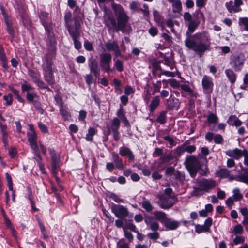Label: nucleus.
<instances>
[{
  "label": "nucleus",
  "instance_id": "1",
  "mask_svg": "<svg viewBox=\"0 0 248 248\" xmlns=\"http://www.w3.org/2000/svg\"><path fill=\"white\" fill-rule=\"evenodd\" d=\"M199 25V22L195 20L189 22L188 29L190 32H186L187 38L185 40V45L189 49L201 56L210 50L211 39L210 35L207 32L196 33L190 36V33L194 32Z\"/></svg>",
  "mask_w": 248,
  "mask_h": 248
},
{
  "label": "nucleus",
  "instance_id": "2",
  "mask_svg": "<svg viewBox=\"0 0 248 248\" xmlns=\"http://www.w3.org/2000/svg\"><path fill=\"white\" fill-rule=\"evenodd\" d=\"M111 7L117 17V23L113 16L111 14H108L104 16V24L108 31L115 29L116 31H121L125 32L127 28H131L128 23L129 16L120 4L113 3L111 4Z\"/></svg>",
  "mask_w": 248,
  "mask_h": 248
},
{
  "label": "nucleus",
  "instance_id": "3",
  "mask_svg": "<svg viewBox=\"0 0 248 248\" xmlns=\"http://www.w3.org/2000/svg\"><path fill=\"white\" fill-rule=\"evenodd\" d=\"M144 222L147 226L153 232L147 234L149 238L152 240H157L159 238L160 234L157 231L159 229V225L154 217L150 215H146L144 217Z\"/></svg>",
  "mask_w": 248,
  "mask_h": 248
},
{
  "label": "nucleus",
  "instance_id": "4",
  "mask_svg": "<svg viewBox=\"0 0 248 248\" xmlns=\"http://www.w3.org/2000/svg\"><path fill=\"white\" fill-rule=\"evenodd\" d=\"M48 151L51 159V172L60 187L61 189H63V187L61 184V180L57 175V169L59 167V162L60 161V156L57 154L56 150L53 148H49Z\"/></svg>",
  "mask_w": 248,
  "mask_h": 248
},
{
  "label": "nucleus",
  "instance_id": "5",
  "mask_svg": "<svg viewBox=\"0 0 248 248\" xmlns=\"http://www.w3.org/2000/svg\"><path fill=\"white\" fill-rule=\"evenodd\" d=\"M74 21H75V30L74 31L69 30V33L72 38L75 48L79 50L82 46L81 43L79 41L81 33V23L77 16L74 17Z\"/></svg>",
  "mask_w": 248,
  "mask_h": 248
},
{
  "label": "nucleus",
  "instance_id": "6",
  "mask_svg": "<svg viewBox=\"0 0 248 248\" xmlns=\"http://www.w3.org/2000/svg\"><path fill=\"white\" fill-rule=\"evenodd\" d=\"M245 61L246 58L244 54H235L231 56L230 64L235 71H239L242 69Z\"/></svg>",
  "mask_w": 248,
  "mask_h": 248
},
{
  "label": "nucleus",
  "instance_id": "7",
  "mask_svg": "<svg viewBox=\"0 0 248 248\" xmlns=\"http://www.w3.org/2000/svg\"><path fill=\"white\" fill-rule=\"evenodd\" d=\"M160 203L159 207L163 209H168L172 207L177 202L176 196H166L165 195H157Z\"/></svg>",
  "mask_w": 248,
  "mask_h": 248
},
{
  "label": "nucleus",
  "instance_id": "8",
  "mask_svg": "<svg viewBox=\"0 0 248 248\" xmlns=\"http://www.w3.org/2000/svg\"><path fill=\"white\" fill-rule=\"evenodd\" d=\"M185 164L186 168L190 171L191 175L194 177L197 171L200 168V163L198 158L194 156H190L186 158Z\"/></svg>",
  "mask_w": 248,
  "mask_h": 248
},
{
  "label": "nucleus",
  "instance_id": "9",
  "mask_svg": "<svg viewBox=\"0 0 248 248\" xmlns=\"http://www.w3.org/2000/svg\"><path fill=\"white\" fill-rule=\"evenodd\" d=\"M100 63L102 70L106 73L110 71V64L111 63L112 56L109 53H102L100 54Z\"/></svg>",
  "mask_w": 248,
  "mask_h": 248
},
{
  "label": "nucleus",
  "instance_id": "10",
  "mask_svg": "<svg viewBox=\"0 0 248 248\" xmlns=\"http://www.w3.org/2000/svg\"><path fill=\"white\" fill-rule=\"evenodd\" d=\"M110 209L111 212L118 218H124L128 216L127 208L122 205L113 204Z\"/></svg>",
  "mask_w": 248,
  "mask_h": 248
},
{
  "label": "nucleus",
  "instance_id": "11",
  "mask_svg": "<svg viewBox=\"0 0 248 248\" xmlns=\"http://www.w3.org/2000/svg\"><path fill=\"white\" fill-rule=\"evenodd\" d=\"M28 126L29 131L27 132V136L31 148L38 147L37 143V135L35 131L34 126L32 124H29Z\"/></svg>",
  "mask_w": 248,
  "mask_h": 248
},
{
  "label": "nucleus",
  "instance_id": "12",
  "mask_svg": "<svg viewBox=\"0 0 248 248\" xmlns=\"http://www.w3.org/2000/svg\"><path fill=\"white\" fill-rule=\"evenodd\" d=\"M53 57L52 54L45 55L42 65L43 73L54 72L53 63L52 61Z\"/></svg>",
  "mask_w": 248,
  "mask_h": 248
},
{
  "label": "nucleus",
  "instance_id": "13",
  "mask_svg": "<svg viewBox=\"0 0 248 248\" xmlns=\"http://www.w3.org/2000/svg\"><path fill=\"white\" fill-rule=\"evenodd\" d=\"M202 85L204 93L210 94L213 92L214 83L212 78L206 75L203 76Z\"/></svg>",
  "mask_w": 248,
  "mask_h": 248
},
{
  "label": "nucleus",
  "instance_id": "14",
  "mask_svg": "<svg viewBox=\"0 0 248 248\" xmlns=\"http://www.w3.org/2000/svg\"><path fill=\"white\" fill-rule=\"evenodd\" d=\"M199 186L202 191L208 192L216 187V182L212 179H203L199 182Z\"/></svg>",
  "mask_w": 248,
  "mask_h": 248
},
{
  "label": "nucleus",
  "instance_id": "15",
  "mask_svg": "<svg viewBox=\"0 0 248 248\" xmlns=\"http://www.w3.org/2000/svg\"><path fill=\"white\" fill-rule=\"evenodd\" d=\"M120 124V120L118 118L115 117L113 119L110 125L109 126L112 131L113 138L116 141H118L120 138V132L118 131Z\"/></svg>",
  "mask_w": 248,
  "mask_h": 248
},
{
  "label": "nucleus",
  "instance_id": "16",
  "mask_svg": "<svg viewBox=\"0 0 248 248\" xmlns=\"http://www.w3.org/2000/svg\"><path fill=\"white\" fill-rule=\"evenodd\" d=\"M243 4L242 0H234L225 3V6L229 13H238L241 11L240 6Z\"/></svg>",
  "mask_w": 248,
  "mask_h": 248
},
{
  "label": "nucleus",
  "instance_id": "17",
  "mask_svg": "<svg viewBox=\"0 0 248 248\" xmlns=\"http://www.w3.org/2000/svg\"><path fill=\"white\" fill-rule=\"evenodd\" d=\"M143 8H140L138 4L135 1H132L130 5V9L133 12H136L138 13L142 12L143 16L147 18L149 17L150 15V12L149 10V6L147 4H144L143 5Z\"/></svg>",
  "mask_w": 248,
  "mask_h": 248
},
{
  "label": "nucleus",
  "instance_id": "18",
  "mask_svg": "<svg viewBox=\"0 0 248 248\" xmlns=\"http://www.w3.org/2000/svg\"><path fill=\"white\" fill-rule=\"evenodd\" d=\"M212 224V219L211 217H208L205 220L203 225L197 224L195 225V232L198 233L208 232L210 230Z\"/></svg>",
  "mask_w": 248,
  "mask_h": 248
},
{
  "label": "nucleus",
  "instance_id": "19",
  "mask_svg": "<svg viewBox=\"0 0 248 248\" xmlns=\"http://www.w3.org/2000/svg\"><path fill=\"white\" fill-rule=\"evenodd\" d=\"M88 66L91 73H92L94 76L98 78L100 76V71L99 68L98 63L97 60L93 58L88 59Z\"/></svg>",
  "mask_w": 248,
  "mask_h": 248
},
{
  "label": "nucleus",
  "instance_id": "20",
  "mask_svg": "<svg viewBox=\"0 0 248 248\" xmlns=\"http://www.w3.org/2000/svg\"><path fill=\"white\" fill-rule=\"evenodd\" d=\"M218 117L216 114L209 113L207 117L208 126L211 131H217L216 124L218 122Z\"/></svg>",
  "mask_w": 248,
  "mask_h": 248
},
{
  "label": "nucleus",
  "instance_id": "21",
  "mask_svg": "<svg viewBox=\"0 0 248 248\" xmlns=\"http://www.w3.org/2000/svg\"><path fill=\"white\" fill-rule=\"evenodd\" d=\"M105 46L108 51H113L116 57H118L121 55V50L116 41H114L113 42H107L105 44Z\"/></svg>",
  "mask_w": 248,
  "mask_h": 248
},
{
  "label": "nucleus",
  "instance_id": "22",
  "mask_svg": "<svg viewBox=\"0 0 248 248\" xmlns=\"http://www.w3.org/2000/svg\"><path fill=\"white\" fill-rule=\"evenodd\" d=\"M243 152L244 150H241L236 148L232 150H227L225 153L231 158L235 160H239L243 156Z\"/></svg>",
  "mask_w": 248,
  "mask_h": 248
},
{
  "label": "nucleus",
  "instance_id": "23",
  "mask_svg": "<svg viewBox=\"0 0 248 248\" xmlns=\"http://www.w3.org/2000/svg\"><path fill=\"white\" fill-rule=\"evenodd\" d=\"M120 155L123 156H127L129 160L133 161L135 159V156L132 151L128 147H124L120 148Z\"/></svg>",
  "mask_w": 248,
  "mask_h": 248
},
{
  "label": "nucleus",
  "instance_id": "24",
  "mask_svg": "<svg viewBox=\"0 0 248 248\" xmlns=\"http://www.w3.org/2000/svg\"><path fill=\"white\" fill-rule=\"evenodd\" d=\"M164 224L166 228L170 230H173L176 229L179 227L180 223L176 220L167 218L164 222Z\"/></svg>",
  "mask_w": 248,
  "mask_h": 248
},
{
  "label": "nucleus",
  "instance_id": "25",
  "mask_svg": "<svg viewBox=\"0 0 248 248\" xmlns=\"http://www.w3.org/2000/svg\"><path fill=\"white\" fill-rule=\"evenodd\" d=\"M215 176L220 179H225L229 178L231 175V171L226 168H221L216 171Z\"/></svg>",
  "mask_w": 248,
  "mask_h": 248
},
{
  "label": "nucleus",
  "instance_id": "26",
  "mask_svg": "<svg viewBox=\"0 0 248 248\" xmlns=\"http://www.w3.org/2000/svg\"><path fill=\"white\" fill-rule=\"evenodd\" d=\"M0 128L1 133L2 134V139L4 146L6 147L8 145V133L7 132V126L6 125L3 124L2 123H0Z\"/></svg>",
  "mask_w": 248,
  "mask_h": 248
},
{
  "label": "nucleus",
  "instance_id": "27",
  "mask_svg": "<svg viewBox=\"0 0 248 248\" xmlns=\"http://www.w3.org/2000/svg\"><path fill=\"white\" fill-rule=\"evenodd\" d=\"M112 159L115 164V167L119 170H123L124 168V164L122 159L119 157L118 155L113 152L111 154Z\"/></svg>",
  "mask_w": 248,
  "mask_h": 248
},
{
  "label": "nucleus",
  "instance_id": "28",
  "mask_svg": "<svg viewBox=\"0 0 248 248\" xmlns=\"http://www.w3.org/2000/svg\"><path fill=\"white\" fill-rule=\"evenodd\" d=\"M60 113L64 121H69L71 119V114L69 112L68 108L67 106H64L60 107Z\"/></svg>",
  "mask_w": 248,
  "mask_h": 248
},
{
  "label": "nucleus",
  "instance_id": "29",
  "mask_svg": "<svg viewBox=\"0 0 248 248\" xmlns=\"http://www.w3.org/2000/svg\"><path fill=\"white\" fill-rule=\"evenodd\" d=\"M227 123L230 125L235 126L236 127L240 126L242 124L241 121L235 115H231L229 117Z\"/></svg>",
  "mask_w": 248,
  "mask_h": 248
},
{
  "label": "nucleus",
  "instance_id": "30",
  "mask_svg": "<svg viewBox=\"0 0 248 248\" xmlns=\"http://www.w3.org/2000/svg\"><path fill=\"white\" fill-rule=\"evenodd\" d=\"M72 14L71 12H67L64 15V21L65 23L66 27L69 32V30L74 31L75 26L73 27L71 25L70 23L71 21Z\"/></svg>",
  "mask_w": 248,
  "mask_h": 248
},
{
  "label": "nucleus",
  "instance_id": "31",
  "mask_svg": "<svg viewBox=\"0 0 248 248\" xmlns=\"http://www.w3.org/2000/svg\"><path fill=\"white\" fill-rule=\"evenodd\" d=\"M153 214L155 217L154 218L155 220L156 221V220H157L162 223H164L166 219L167 218L166 217V214L163 212L155 211L154 212Z\"/></svg>",
  "mask_w": 248,
  "mask_h": 248
},
{
  "label": "nucleus",
  "instance_id": "32",
  "mask_svg": "<svg viewBox=\"0 0 248 248\" xmlns=\"http://www.w3.org/2000/svg\"><path fill=\"white\" fill-rule=\"evenodd\" d=\"M160 99L159 96H156L153 98L149 106V110L153 112L159 106Z\"/></svg>",
  "mask_w": 248,
  "mask_h": 248
},
{
  "label": "nucleus",
  "instance_id": "33",
  "mask_svg": "<svg viewBox=\"0 0 248 248\" xmlns=\"http://www.w3.org/2000/svg\"><path fill=\"white\" fill-rule=\"evenodd\" d=\"M54 72L43 73L45 80L50 85L55 83Z\"/></svg>",
  "mask_w": 248,
  "mask_h": 248
},
{
  "label": "nucleus",
  "instance_id": "34",
  "mask_svg": "<svg viewBox=\"0 0 248 248\" xmlns=\"http://www.w3.org/2000/svg\"><path fill=\"white\" fill-rule=\"evenodd\" d=\"M225 73L230 82L233 84L236 79V75L232 69H228L225 70Z\"/></svg>",
  "mask_w": 248,
  "mask_h": 248
},
{
  "label": "nucleus",
  "instance_id": "35",
  "mask_svg": "<svg viewBox=\"0 0 248 248\" xmlns=\"http://www.w3.org/2000/svg\"><path fill=\"white\" fill-rule=\"evenodd\" d=\"M28 74L31 78L33 82L35 84L41 79L39 73L36 72L33 70L29 69L28 70Z\"/></svg>",
  "mask_w": 248,
  "mask_h": 248
},
{
  "label": "nucleus",
  "instance_id": "36",
  "mask_svg": "<svg viewBox=\"0 0 248 248\" xmlns=\"http://www.w3.org/2000/svg\"><path fill=\"white\" fill-rule=\"evenodd\" d=\"M34 154L33 159L37 162V164L42 163V157L41 156L40 151L38 147L31 149Z\"/></svg>",
  "mask_w": 248,
  "mask_h": 248
},
{
  "label": "nucleus",
  "instance_id": "37",
  "mask_svg": "<svg viewBox=\"0 0 248 248\" xmlns=\"http://www.w3.org/2000/svg\"><path fill=\"white\" fill-rule=\"evenodd\" d=\"M34 90V88L26 80H24L21 84V90L23 93L25 92H26L27 93H30V92L33 91Z\"/></svg>",
  "mask_w": 248,
  "mask_h": 248
},
{
  "label": "nucleus",
  "instance_id": "38",
  "mask_svg": "<svg viewBox=\"0 0 248 248\" xmlns=\"http://www.w3.org/2000/svg\"><path fill=\"white\" fill-rule=\"evenodd\" d=\"M97 130L93 127H90L88 129V133L86 135V140L88 141H92L93 140V137L96 133Z\"/></svg>",
  "mask_w": 248,
  "mask_h": 248
},
{
  "label": "nucleus",
  "instance_id": "39",
  "mask_svg": "<svg viewBox=\"0 0 248 248\" xmlns=\"http://www.w3.org/2000/svg\"><path fill=\"white\" fill-rule=\"evenodd\" d=\"M244 170L246 172L238 175L236 177V180L248 185V169H246Z\"/></svg>",
  "mask_w": 248,
  "mask_h": 248
},
{
  "label": "nucleus",
  "instance_id": "40",
  "mask_svg": "<svg viewBox=\"0 0 248 248\" xmlns=\"http://www.w3.org/2000/svg\"><path fill=\"white\" fill-rule=\"evenodd\" d=\"M48 14L46 12L42 11L40 12L39 16L41 22L46 31L48 30V27L47 23L45 20V19L47 17Z\"/></svg>",
  "mask_w": 248,
  "mask_h": 248
},
{
  "label": "nucleus",
  "instance_id": "41",
  "mask_svg": "<svg viewBox=\"0 0 248 248\" xmlns=\"http://www.w3.org/2000/svg\"><path fill=\"white\" fill-rule=\"evenodd\" d=\"M172 2V10L174 13H179L182 10V4L180 0H174Z\"/></svg>",
  "mask_w": 248,
  "mask_h": 248
},
{
  "label": "nucleus",
  "instance_id": "42",
  "mask_svg": "<svg viewBox=\"0 0 248 248\" xmlns=\"http://www.w3.org/2000/svg\"><path fill=\"white\" fill-rule=\"evenodd\" d=\"M153 16L155 21L157 23V24L162 27H164V23L162 20L161 16L160 15L158 11L155 10L153 11Z\"/></svg>",
  "mask_w": 248,
  "mask_h": 248
},
{
  "label": "nucleus",
  "instance_id": "43",
  "mask_svg": "<svg viewBox=\"0 0 248 248\" xmlns=\"http://www.w3.org/2000/svg\"><path fill=\"white\" fill-rule=\"evenodd\" d=\"M124 227H125L126 228V230L127 229H129L131 231L134 232L137 229V227L134 224L133 221L131 219H126L124 220Z\"/></svg>",
  "mask_w": 248,
  "mask_h": 248
},
{
  "label": "nucleus",
  "instance_id": "44",
  "mask_svg": "<svg viewBox=\"0 0 248 248\" xmlns=\"http://www.w3.org/2000/svg\"><path fill=\"white\" fill-rule=\"evenodd\" d=\"M232 198L235 201H239L242 199L243 195L241 193L240 190L238 188H234L232 191Z\"/></svg>",
  "mask_w": 248,
  "mask_h": 248
},
{
  "label": "nucleus",
  "instance_id": "45",
  "mask_svg": "<svg viewBox=\"0 0 248 248\" xmlns=\"http://www.w3.org/2000/svg\"><path fill=\"white\" fill-rule=\"evenodd\" d=\"M37 94L35 93L33 91L30 92V93H27L26 95V99L30 102H31L32 103L33 101H36L35 99L36 98H38Z\"/></svg>",
  "mask_w": 248,
  "mask_h": 248
},
{
  "label": "nucleus",
  "instance_id": "46",
  "mask_svg": "<svg viewBox=\"0 0 248 248\" xmlns=\"http://www.w3.org/2000/svg\"><path fill=\"white\" fill-rule=\"evenodd\" d=\"M3 100L5 101L4 105L6 106H10L13 102V96L11 93L5 94L3 97Z\"/></svg>",
  "mask_w": 248,
  "mask_h": 248
},
{
  "label": "nucleus",
  "instance_id": "47",
  "mask_svg": "<svg viewBox=\"0 0 248 248\" xmlns=\"http://www.w3.org/2000/svg\"><path fill=\"white\" fill-rule=\"evenodd\" d=\"M239 25L244 27V30L248 31V18L247 17L239 18Z\"/></svg>",
  "mask_w": 248,
  "mask_h": 248
},
{
  "label": "nucleus",
  "instance_id": "48",
  "mask_svg": "<svg viewBox=\"0 0 248 248\" xmlns=\"http://www.w3.org/2000/svg\"><path fill=\"white\" fill-rule=\"evenodd\" d=\"M142 207L147 212H151L153 211L154 207L150 202L148 201H144L142 202Z\"/></svg>",
  "mask_w": 248,
  "mask_h": 248
},
{
  "label": "nucleus",
  "instance_id": "49",
  "mask_svg": "<svg viewBox=\"0 0 248 248\" xmlns=\"http://www.w3.org/2000/svg\"><path fill=\"white\" fill-rule=\"evenodd\" d=\"M183 148L182 151L186 152L189 153L194 152L196 150V147L195 145H188L185 147H179L177 148V150H180Z\"/></svg>",
  "mask_w": 248,
  "mask_h": 248
},
{
  "label": "nucleus",
  "instance_id": "50",
  "mask_svg": "<svg viewBox=\"0 0 248 248\" xmlns=\"http://www.w3.org/2000/svg\"><path fill=\"white\" fill-rule=\"evenodd\" d=\"M38 224L44 238L45 239H48V236L47 234L45 226L40 219H38Z\"/></svg>",
  "mask_w": 248,
  "mask_h": 248
},
{
  "label": "nucleus",
  "instance_id": "51",
  "mask_svg": "<svg viewBox=\"0 0 248 248\" xmlns=\"http://www.w3.org/2000/svg\"><path fill=\"white\" fill-rule=\"evenodd\" d=\"M166 112L165 111H162L158 116L157 121L160 124H164L166 122Z\"/></svg>",
  "mask_w": 248,
  "mask_h": 248
},
{
  "label": "nucleus",
  "instance_id": "52",
  "mask_svg": "<svg viewBox=\"0 0 248 248\" xmlns=\"http://www.w3.org/2000/svg\"><path fill=\"white\" fill-rule=\"evenodd\" d=\"M214 141L216 144H222L224 142V139L221 135L215 134Z\"/></svg>",
  "mask_w": 248,
  "mask_h": 248
},
{
  "label": "nucleus",
  "instance_id": "53",
  "mask_svg": "<svg viewBox=\"0 0 248 248\" xmlns=\"http://www.w3.org/2000/svg\"><path fill=\"white\" fill-rule=\"evenodd\" d=\"M245 238L244 236L236 235L233 240V243L235 245L243 244L245 242Z\"/></svg>",
  "mask_w": 248,
  "mask_h": 248
},
{
  "label": "nucleus",
  "instance_id": "54",
  "mask_svg": "<svg viewBox=\"0 0 248 248\" xmlns=\"http://www.w3.org/2000/svg\"><path fill=\"white\" fill-rule=\"evenodd\" d=\"M109 197L112 199L117 203H124V200L121 199L118 195H117L115 193H111L109 195Z\"/></svg>",
  "mask_w": 248,
  "mask_h": 248
},
{
  "label": "nucleus",
  "instance_id": "55",
  "mask_svg": "<svg viewBox=\"0 0 248 248\" xmlns=\"http://www.w3.org/2000/svg\"><path fill=\"white\" fill-rule=\"evenodd\" d=\"M233 232L236 235L242 234L243 228L241 224L236 225L233 228Z\"/></svg>",
  "mask_w": 248,
  "mask_h": 248
},
{
  "label": "nucleus",
  "instance_id": "56",
  "mask_svg": "<svg viewBox=\"0 0 248 248\" xmlns=\"http://www.w3.org/2000/svg\"><path fill=\"white\" fill-rule=\"evenodd\" d=\"M32 104L40 114H44V110L41 107V104L39 101L36 100V101H33Z\"/></svg>",
  "mask_w": 248,
  "mask_h": 248
},
{
  "label": "nucleus",
  "instance_id": "57",
  "mask_svg": "<svg viewBox=\"0 0 248 248\" xmlns=\"http://www.w3.org/2000/svg\"><path fill=\"white\" fill-rule=\"evenodd\" d=\"M163 139L167 141L170 144V147H172L176 145V142L174 140L169 136H165L163 137Z\"/></svg>",
  "mask_w": 248,
  "mask_h": 248
},
{
  "label": "nucleus",
  "instance_id": "58",
  "mask_svg": "<svg viewBox=\"0 0 248 248\" xmlns=\"http://www.w3.org/2000/svg\"><path fill=\"white\" fill-rule=\"evenodd\" d=\"M28 199L30 201L31 209L33 211H37L38 209L35 207V202L33 200V197L31 195V191L30 190L28 194Z\"/></svg>",
  "mask_w": 248,
  "mask_h": 248
},
{
  "label": "nucleus",
  "instance_id": "59",
  "mask_svg": "<svg viewBox=\"0 0 248 248\" xmlns=\"http://www.w3.org/2000/svg\"><path fill=\"white\" fill-rule=\"evenodd\" d=\"M123 230L124 232V236L130 241L131 242L133 239V234L129 232L126 230L125 227H123Z\"/></svg>",
  "mask_w": 248,
  "mask_h": 248
},
{
  "label": "nucleus",
  "instance_id": "60",
  "mask_svg": "<svg viewBox=\"0 0 248 248\" xmlns=\"http://www.w3.org/2000/svg\"><path fill=\"white\" fill-rule=\"evenodd\" d=\"M174 174L176 179L179 181L180 182L182 183L184 181L185 175L183 172H181L179 171H177Z\"/></svg>",
  "mask_w": 248,
  "mask_h": 248
},
{
  "label": "nucleus",
  "instance_id": "61",
  "mask_svg": "<svg viewBox=\"0 0 248 248\" xmlns=\"http://www.w3.org/2000/svg\"><path fill=\"white\" fill-rule=\"evenodd\" d=\"M38 126L42 132L44 133H48V130L47 126L41 122H38Z\"/></svg>",
  "mask_w": 248,
  "mask_h": 248
},
{
  "label": "nucleus",
  "instance_id": "62",
  "mask_svg": "<svg viewBox=\"0 0 248 248\" xmlns=\"http://www.w3.org/2000/svg\"><path fill=\"white\" fill-rule=\"evenodd\" d=\"M117 115L121 119H123L124 120H126V118L125 116L123 108L121 106H120L119 109L118 110V111L117 112Z\"/></svg>",
  "mask_w": 248,
  "mask_h": 248
},
{
  "label": "nucleus",
  "instance_id": "63",
  "mask_svg": "<svg viewBox=\"0 0 248 248\" xmlns=\"http://www.w3.org/2000/svg\"><path fill=\"white\" fill-rule=\"evenodd\" d=\"M114 65L119 72H122L123 71V65L122 62L121 60H117L115 62Z\"/></svg>",
  "mask_w": 248,
  "mask_h": 248
},
{
  "label": "nucleus",
  "instance_id": "64",
  "mask_svg": "<svg viewBox=\"0 0 248 248\" xmlns=\"http://www.w3.org/2000/svg\"><path fill=\"white\" fill-rule=\"evenodd\" d=\"M169 83L170 86L174 88H177L180 87V83L175 79H170Z\"/></svg>",
  "mask_w": 248,
  "mask_h": 248
}]
</instances>
